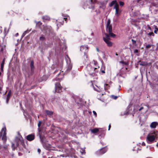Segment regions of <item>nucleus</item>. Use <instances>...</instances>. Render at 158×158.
Segmentation results:
<instances>
[{"label":"nucleus","instance_id":"1","mask_svg":"<svg viewBox=\"0 0 158 158\" xmlns=\"http://www.w3.org/2000/svg\"><path fill=\"white\" fill-rule=\"evenodd\" d=\"M99 68L97 62L94 60L91 62L90 64L88 65L86 67L89 74L91 75H93V74L94 75L98 72V69Z\"/></svg>","mask_w":158,"mask_h":158},{"label":"nucleus","instance_id":"2","mask_svg":"<svg viewBox=\"0 0 158 158\" xmlns=\"http://www.w3.org/2000/svg\"><path fill=\"white\" fill-rule=\"evenodd\" d=\"M15 142L16 147L15 146L14 143H11V146L13 150H15L16 147H18L19 144H21L23 147H25L23 140L21 135H19L18 137L16 138Z\"/></svg>","mask_w":158,"mask_h":158},{"label":"nucleus","instance_id":"3","mask_svg":"<svg viewBox=\"0 0 158 158\" xmlns=\"http://www.w3.org/2000/svg\"><path fill=\"white\" fill-rule=\"evenodd\" d=\"M157 138V133L155 131L149 133L147 137V140L148 143H151L155 140Z\"/></svg>","mask_w":158,"mask_h":158},{"label":"nucleus","instance_id":"4","mask_svg":"<svg viewBox=\"0 0 158 158\" xmlns=\"http://www.w3.org/2000/svg\"><path fill=\"white\" fill-rule=\"evenodd\" d=\"M88 46H83L82 45L80 47V51L81 52H82L84 53V56L86 58H87V54L88 51Z\"/></svg>","mask_w":158,"mask_h":158},{"label":"nucleus","instance_id":"5","mask_svg":"<svg viewBox=\"0 0 158 158\" xmlns=\"http://www.w3.org/2000/svg\"><path fill=\"white\" fill-rule=\"evenodd\" d=\"M42 31L46 34H49L52 31L51 27L49 26H44V27Z\"/></svg>","mask_w":158,"mask_h":158},{"label":"nucleus","instance_id":"6","mask_svg":"<svg viewBox=\"0 0 158 158\" xmlns=\"http://www.w3.org/2000/svg\"><path fill=\"white\" fill-rule=\"evenodd\" d=\"M39 136L40 138V140L42 143L43 146L47 150H49L50 148L51 145L47 144V143H45L43 141V137H42L41 135L39 134Z\"/></svg>","mask_w":158,"mask_h":158},{"label":"nucleus","instance_id":"7","mask_svg":"<svg viewBox=\"0 0 158 158\" xmlns=\"http://www.w3.org/2000/svg\"><path fill=\"white\" fill-rule=\"evenodd\" d=\"M66 62L67 65V68L65 72L70 70L72 68V65L71 64V61L70 58L68 56L66 58Z\"/></svg>","mask_w":158,"mask_h":158},{"label":"nucleus","instance_id":"8","mask_svg":"<svg viewBox=\"0 0 158 158\" xmlns=\"http://www.w3.org/2000/svg\"><path fill=\"white\" fill-rule=\"evenodd\" d=\"M1 132L3 133V135L2 137V140L4 142H6V128L5 127H3L1 130Z\"/></svg>","mask_w":158,"mask_h":158},{"label":"nucleus","instance_id":"9","mask_svg":"<svg viewBox=\"0 0 158 158\" xmlns=\"http://www.w3.org/2000/svg\"><path fill=\"white\" fill-rule=\"evenodd\" d=\"M106 30L108 31V32H112V27L111 25L110 24V20L109 19L108 20L106 25Z\"/></svg>","mask_w":158,"mask_h":158},{"label":"nucleus","instance_id":"10","mask_svg":"<svg viewBox=\"0 0 158 158\" xmlns=\"http://www.w3.org/2000/svg\"><path fill=\"white\" fill-rule=\"evenodd\" d=\"M114 9L115 10V15H116L118 16L121 14V11L119 9L118 4H116V5H115Z\"/></svg>","mask_w":158,"mask_h":158},{"label":"nucleus","instance_id":"11","mask_svg":"<svg viewBox=\"0 0 158 158\" xmlns=\"http://www.w3.org/2000/svg\"><path fill=\"white\" fill-rule=\"evenodd\" d=\"M55 92L57 93L60 92V91H62V87L60 85V83H57L55 84Z\"/></svg>","mask_w":158,"mask_h":158},{"label":"nucleus","instance_id":"12","mask_svg":"<svg viewBox=\"0 0 158 158\" xmlns=\"http://www.w3.org/2000/svg\"><path fill=\"white\" fill-rule=\"evenodd\" d=\"M107 150V148L106 147L100 149V150L97 151V153L99 155L105 153Z\"/></svg>","mask_w":158,"mask_h":158},{"label":"nucleus","instance_id":"13","mask_svg":"<svg viewBox=\"0 0 158 158\" xmlns=\"http://www.w3.org/2000/svg\"><path fill=\"white\" fill-rule=\"evenodd\" d=\"M34 138L35 136L33 134L29 135L26 137L27 139L29 141H32L34 139Z\"/></svg>","mask_w":158,"mask_h":158},{"label":"nucleus","instance_id":"14","mask_svg":"<svg viewBox=\"0 0 158 158\" xmlns=\"http://www.w3.org/2000/svg\"><path fill=\"white\" fill-rule=\"evenodd\" d=\"M93 86L94 90L98 92H101L102 90H103V89L101 88H100V87H98L96 85V87H95L93 85Z\"/></svg>","mask_w":158,"mask_h":158},{"label":"nucleus","instance_id":"15","mask_svg":"<svg viewBox=\"0 0 158 158\" xmlns=\"http://www.w3.org/2000/svg\"><path fill=\"white\" fill-rule=\"evenodd\" d=\"M100 130H101V128H94V129H91L90 131L92 133L94 134H95L96 133L98 132L99 131H100Z\"/></svg>","mask_w":158,"mask_h":158},{"label":"nucleus","instance_id":"16","mask_svg":"<svg viewBox=\"0 0 158 158\" xmlns=\"http://www.w3.org/2000/svg\"><path fill=\"white\" fill-rule=\"evenodd\" d=\"M34 62L33 60L31 62L30 66L31 68V71L32 73H33L34 71L35 67L34 65Z\"/></svg>","mask_w":158,"mask_h":158},{"label":"nucleus","instance_id":"17","mask_svg":"<svg viewBox=\"0 0 158 158\" xmlns=\"http://www.w3.org/2000/svg\"><path fill=\"white\" fill-rule=\"evenodd\" d=\"M104 41L107 44V46L108 47H110L112 46L113 43L111 41H110V40H106V39H104Z\"/></svg>","mask_w":158,"mask_h":158},{"label":"nucleus","instance_id":"18","mask_svg":"<svg viewBox=\"0 0 158 158\" xmlns=\"http://www.w3.org/2000/svg\"><path fill=\"white\" fill-rule=\"evenodd\" d=\"M158 125V123L157 122H152L150 125V127L152 128H155Z\"/></svg>","mask_w":158,"mask_h":158},{"label":"nucleus","instance_id":"19","mask_svg":"<svg viewBox=\"0 0 158 158\" xmlns=\"http://www.w3.org/2000/svg\"><path fill=\"white\" fill-rule=\"evenodd\" d=\"M51 101L52 103L55 105H57V104H58V103L56 101V98H52L51 99Z\"/></svg>","mask_w":158,"mask_h":158},{"label":"nucleus","instance_id":"20","mask_svg":"<svg viewBox=\"0 0 158 158\" xmlns=\"http://www.w3.org/2000/svg\"><path fill=\"white\" fill-rule=\"evenodd\" d=\"M116 4H118L117 3V1L116 0L112 1L109 5L110 6L112 7L114 5H116Z\"/></svg>","mask_w":158,"mask_h":158},{"label":"nucleus","instance_id":"21","mask_svg":"<svg viewBox=\"0 0 158 158\" xmlns=\"http://www.w3.org/2000/svg\"><path fill=\"white\" fill-rule=\"evenodd\" d=\"M43 20L45 21L46 20H49L50 19V17L47 16H45L42 17Z\"/></svg>","mask_w":158,"mask_h":158},{"label":"nucleus","instance_id":"22","mask_svg":"<svg viewBox=\"0 0 158 158\" xmlns=\"http://www.w3.org/2000/svg\"><path fill=\"white\" fill-rule=\"evenodd\" d=\"M105 35H106V37L103 38V40H104V39H105L106 40H110V35H109V34H108L107 33H105Z\"/></svg>","mask_w":158,"mask_h":158},{"label":"nucleus","instance_id":"23","mask_svg":"<svg viewBox=\"0 0 158 158\" xmlns=\"http://www.w3.org/2000/svg\"><path fill=\"white\" fill-rule=\"evenodd\" d=\"M60 49H62V50H63L64 49H66V45L65 44H60Z\"/></svg>","mask_w":158,"mask_h":158},{"label":"nucleus","instance_id":"24","mask_svg":"<svg viewBox=\"0 0 158 158\" xmlns=\"http://www.w3.org/2000/svg\"><path fill=\"white\" fill-rule=\"evenodd\" d=\"M144 0H137V2L139 3L140 5H142L143 4Z\"/></svg>","mask_w":158,"mask_h":158},{"label":"nucleus","instance_id":"25","mask_svg":"<svg viewBox=\"0 0 158 158\" xmlns=\"http://www.w3.org/2000/svg\"><path fill=\"white\" fill-rule=\"evenodd\" d=\"M5 59H3V60L2 62V63L1 64V69L2 70H3V68L4 65V63H5Z\"/></svg>","mask_w":158,"mask_h":158},{"label":"nucleus","instance_id":"26","mask_svg":"<svg viewBox=\"0 0 158 158\" xmlns=\"http://www.w3.org/2000/svg\"><path fill=\"white\" fill-rule=\"evenodd\" d=\"M46 113L47 115H51L53 114V112L49 110H46Z\"/></svg>","mask_w":158,"mask_h":158},{"label":"nucleus","instance_id":"27","mask_svg":"<svg viewBox=\"0 0 158 158\" xmlns=\"http://www.w3.org/2000/svg\"><path fill=\"white\" fill-rule=\"evenodd\" d=\"M109 33V35H110V36L111 37H112L113 38H114L116 36V35L112 33V32H108Z\"/></svg>","mask_w":158,"mask_h":158},{"label":"nucleus","instance_id":"28","mask_svg":"<svg viewBox=\"0 0 158 158\" xmlns=\"http://www.w3.org/2000/svg\"><path fill=\"white\" fill-rule=\"evenodd\" d=\"M140 64L142 66H146L147 65V63L145 62L142 61Z\"/></svg>","mask_w":158,"mask_h":158},{"label":"nucleus","instance_id":"29","mask_svg":"<svg viewBox=\"0 0 158 158\" xmlns=\"http://www.w3.org/2000/svg\"><path fill=\"white\" fill-rule=\"evenodd\" d=\"M110 86L108 85L107 84H105L104 85V89L105 90H106L108 89V88H109Z\"/></svg>","mask_w":158,"mask_h":158},{"label":"nucleus","instance_id":"30","mask_svg":"<svg viewBox=\"0 0 158 158\" xmlns=\"http://www.w3.org/2000/svg\"><path fill=\"white\" fill-rule=\"evenodd\" d=\"M147 35L148 37H149L151 35L154 36V34L153 32H151L147 34Z\"/></svg>","mask_w":158,"mask_h":158},{"label":"nucleus","instance_id":"31","mask_svg":"<svg viewBox=\"0 0 158 158\" xmlns=\"http://www.w3.org/2000/svg\"><path fill=\"white\" fill-rule=\"evenodd\" d=\"M35 23H36V25L39 26H40V25H41L42 24V23L41 22H37L35 21Z\"/></svg>","mask_w":158,"mask_h":158},{"label":"nucleus","instance_id":"32","mask_svg":"<svg viewBox=\"0 0 158 158\" xmlns=\"http://www.w3.org/2000/svg\"><path fill=\"white\" fill-rule=\"evenodd\" d=\"M111 97L112 98L114 99H116L117 98V96L114 95H112Z\"/></svg>","mask_w":158,"mask_h":158},{"label":"nucleus","instance_id":"33","mask_svg":"<svg viewBox=\"0 0 158 158\" xmlns=\"http://www.w3.org/2000/svg\"><path fill=\"white\" fill-rule=\"evenodd\" d=\"M10 95H11V92H10V91L8 92V94L7 95V97L10 98Z\"/></svg>","mask_w":158,"mask_h":158},{"label":"nucleus","instance_id":"34","mask_svg":"<svg viewBox=\"0 0 158 158\" xmlns=\"http://www.w3.org/2000/svg\"><path fill=\"white\" fill-rule=\"evenodd\" d=\"M119 5L121 6H123L124 5V3L123 2L120 1L119 2Z\"/></svg>","mask_w":158,"mask_h":158},{"label":"nucleus","instance_id":"35","mask_svg":"<svg viewBox=\"0 0 158 158\" xmlns=\"http://www.w3.org/2000/svg\"><path fill=\"white\" fill-rule=\"evenodd\" d=\"M151 46V45L148 44L146 46V48L148 49L150 48Z\"/></svg>","mask_w":158,"mask_h":158},{"label":"nucleus","instance_id":"36","mask_svg":"<svg viewBox=\"0 0 158 158\" xmlns=\"http://www.w3.org/2000/svg\"><path fill=\"white\" fill-rule=\"evenodd\" d=\"M158 31V28L157 27H155V29L154 32L156 34H157V32Z\"/></svg>","mask_w":158,"mask_h":158},{"label":"nucleus","instance_id":"37","mask_svg":"<svg viewBox=\"0 0 158 158\" xmlns=\"http://www.w3.org/2000/svg\"><path fill=\"white\" fill-rule=\"evenodd\" d=\"M45 39V37L43 36H42L40 37V40H44Z\"/></svg>","mask_w":158,"mask_h":158},{"label":"nucleus","instance_id":"38","mask_svg":"<svg viewBox=\"0 0 158 158\" xmlns=\"http://www.w3.org/2000/svg\"><path fill=\"white\" fill-rule=\"evenodd\" d=\"M42 122L41 121H39V122L38 124V126L39 127L41 125V124Z\"/></svg>","mask_w":158,"mask_h":158},{"label":"nucleus","instance_id":"39","mask_svg":"<svg viewBox=\"0 0 158 158\" xmlns=\"http://www.w3.org/2000/svg\"><path fill=\"white\" fill-rule=\"evenodd\" d=\"M30 31V30H27L25 31L24 33L25 34H26L27 33H28Z\"/></svg>","mask_w":158,"mask_h":158},{"label":"nucleus","instance_id":"40","mask_svg":"<svg viewBox=\"0 0 158 158\" xmlns=\"http://www.w3.org/2000/svg\"><path fill=\"white\" fill-rule=\"evenodd\" d=\"M138 49H135L134 51V52L135 53H138Z\"/></svg>","mask_w":158,"mask_h":158},{"label":"nucleus","instance_id":"41","mask_svg":"<svg viewBox=\"0 0 158 158\" xmlns=\"http://www.w3.org/2000/svg\"><path fill=\"white\" fill-rule=\"evenodd\" d=\"M131 41L132 42L133 44H136V41L135 40H133V39L131 40Z\"/></svg>","mask_w":158,"mask_h":158},{"label":"nucleus","instance_id":"42","mask_svg":"<svg viewBox=\"0 0 158 158\" xmlns=\"http://www.w3.org/2000/svg\"><path fill=\"white\" fill-rule=\"evenodd\" d=\"M9 98H8V97H6V103H8V101H9Z\"/></svg>","mask_w":158,"mask_h":158},{"label":"nucleus","instance_id":"43","mask_svg":"<svg viewBox=\"0 0 158 158\" xmlns=\"http://www.w3.org/2000/svg\"><path fill=\"white\" fill-rule=\"evenodd\" d=\"M93 113L95 115V116H96L97 113H96V112L94 111H93Z\"/></svg>","mask_w":158,"mask_h":158},{"label":"nucleus","instance_id":"44","mask_svg":"<svg viewBox=\"0 0 158 158\" xmlns=\"http://www.w3.org/2000/svg\"><path fill=\"white\" fill-rule=\"evenodd\" d=\"M81 152V154H85V151H84V150H82V152Z\"/></svg>","mask_w":158,"mask_h":158},{"label":"nucleus","instance_id":"45","mask_svg":"<svg viewBox=\"0 0 158 158\" xmlns=\"http://www.w3.org/2000/svg\"><path fill=\"white\" fill-rule=\"evenodd\" d=\"M37 151L39 153H40L41 152V150L40 149H38L37 150Z\"/></svg>","mask_w":158,"mask_h":158},{"label":"nucleus","instance_id":"46","mask_svg":"<svg viewBox=\"0 0 158 158\" xmlns=\"http://www.w3.org/2000/svg\"><path fill=\"white\" fill-rule=\"evenodd\" d=\"M111 128V125H110V124L109 126V127H108V130L109 131L110 129V128Z\"/></svg>","mask_w":158,"mask_h":158},{"label":"nucleus","instance_id":"47","mask_svg":"<svg viewBox=\"0 0 158 158\" xmlns=\"http://www.w3.org/2000/svg\"><path fill=\"white\" fill-rule=\"evenodd\" d=\"M103 131H104V130H103L102 128H101V130H100V131H99L98 132H99L100 133Z\"/></svg>","mask_w":158,"mask_h":158},{"label":"nucleus","instance_id":"48","mask_svg":"<svg viewBox=\"0 0 158 158\" xmlns=\"http://www.w3.org/2000/svg\"><path fill=\"white\" fill-rule=\"evenodd\" d=\"M26 34L23 33L22 35V37H24L25 35Z\"/></svg>","mask_w":158,"mask_h":158},{"label":"nucleus","instance_id":"49","mask_svg":"<svg viewBox=\"0 0 158 158\" xmlns=\"http://www.w3.org/2000/svg\"><path fill=\"white\" fill-rule=\"evenodd\" d=\"M143 109V107H140V109H139V111H140L141 110H142Z\"/></svg>","mask_w":158,"mask_h":158},{"label":"nucleus","instance_id":"50","mask_svg":"<svg viewBox=\"0 0 158 158\" xmlns=\"http://www.w3.org/2000/svg\"><path fill=\"white\" fill-rule=\"evenodd\" d=\"M120 62L123 64H125V63L124 61H120Z\"/></svg>","mask_w":158,"mask_h":158},{"label":"nucleus","instance_id":"51","mask_svg":"<svg viewBox=\"0 0 158 158\" xmlns=\"http://www.w3.org/2000/svg\"><path fill=\"white\" fill-rule=\"evenodd\" d=\"M96 50L98 52H99V50L98 48H96Z\"/></svg>","mask_w":158,"mask_h":158},{"label":"nucleus","instance_id":"52","mask_svg":"<svg viewBox=\"0 0 158 158\" xmlns=\"http://www.w3.org/2000/svg\"><path fill=\"white\" fill-rule=\"evenodd\" d=\"M58 80H60V79L59 78H57L55 79L56 81H57Z\"/></svg>","mask_w":158,"mask_h":158},{"label":"nucleus","instance_id":"53","mask_svg":"<svg viewBox=\"0 0 158 158\" xmlns=\"http://www.w3.org/2000/svg\"><path fill=\"white\" fill-rule=\"evenodd\" d=\"M142 145H145V143H144V142H143V143H142Z\"/></svg>","mask_w":158,"mask_h":158},{"label":"nucleus","instance_id":"54","mask_svg":"<svg viewBox=\"0 0 158 158\" xmlns=\"http://www.w3.org/2000/svg\"><path fill=\"white\" fill-rule=\"evenodd\" d=\"M146 106H147V107H148V109L149 108V105L147 104V105H146Z\"/></svg>","mask_w":158,"mask_h":158},{"label":"nucleus","instance_id":"55","mask_svg":"<svg viewBox=\"0 0 158 158\" xmlns=\"http://www.w3.org/2000/svg\"><path fill=\"white\" fill-rule=\"evenodd\" d=\"M102 73H105V71L104 70H102Z\"/></svg>","mask_w":158,"mask_h":158},{"label":"nucleus","instance_id":"56","mask_svg":"<svg viewBox=\"0 0 158 158\" xmlns=\"http://www.w3.org/2000/svg\"><path fill=\"white\" fill-rule=\"evenodd\" d=\"M63 19H65V21H66V20L67 19V18H64Z\"/></svg>","mask_w":158,"mask_h":158},{"label":"nucleus","instance_id":"57","mask_svg":"<svg viewBox=\"0 0 158 158\" xmlns=\"http://www.w3.org/2000/svg\"><path fill=\"white\" fill-rule=\"evenodd\" d=\"M151 64V63H147V65H150Z\"/></svg>","mask_w":158,"mask_h":158},{"label":"nucleus","instance_id":"58","mask_svg":"<svg viewBox=\"0 0 158 158\" xmlns=\"http://www.w3.org/2000/svg\"><path fill=\"white\" fill-rule=\"evenodd\" d=\"M16 36H17L18 35V33H17L16 34Z\"/></svg>","mask_w":158,"mask_h":158},{"label":"nucleus","instance_id":"59","mask_svg":"<svg viewBox=\"0 0 158 158\" xmlns=\"http://www.w3.org/2000/svg\"><path fill=\"white\" fill-rule=\"evenodd\" d=\"M60 156H62L63 157L64 156V155H60Z\"/></svg>","mask_w":158,"mask_h":158},{"label":"nucleus","instance_id":"60","mask_svg":"<svg viewBox=\"0 0 158 158\" xmlns=\"http://www.w3.org/2000/svg\"><path fill=\"white\" fill-rule=\"evenodd\" d=\"M60 73H59V74L58 75V76H60Z\"/></svg>","mask_w":158,"mask_h":158},{"label":"nucleus","instance_id":"61","mask_svg":"<svg viewBox=\"0 0 158 158\" xmlns=\"http://www.w3.org/2000/svg\"><path fill=\"white\" fill-rule=\"evenodd\" d=\"M38 131H39V132H40V130L39 128H38Z\"/></svg>","mask_w":158,"mask_h":158},{"label":"nucleus","instance_id":"62","mask_svg":"<svg viewBox=\"0 0 158 158\" xmlns=\"http://www.w3.org/2000/svg\"><path fill=\"white\" fill-rule=\"evenodd\" d=\"M156 146L157 147H158V143H157Z\"/></svg>","mask_w":158,"mask_h":158},{"label":"nucleus","instance_id":"63","mask_svg":"<svg viewBox=\"0 0 158 158\" xmlns=\"http://www.w3.org/2000/svg\"><path fill=\"white\" fill-rule=\"evenodd\" d=\"M93 34H94L93 33V32H92V33H91V35H93Z\"/></svg>","mask_w":158,"mask_h":158},{"label":"nucleus","instance_id":"64","mask_svg":"<svg viewBox=\"0 0 158 158\" xmlns=\"http://www.w3.org/2000/svg\"><path fill=\"white\" fill-rule=\"evenodd\" d=\"M61 24L62 25V22H60Z\"/></svg>","mask_w":158,"mask_h":158}]
</instances>
